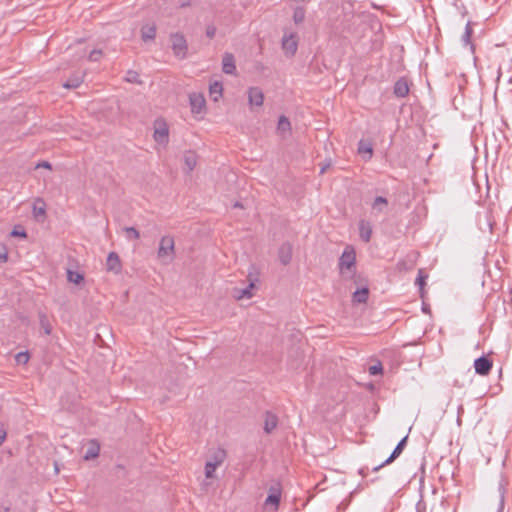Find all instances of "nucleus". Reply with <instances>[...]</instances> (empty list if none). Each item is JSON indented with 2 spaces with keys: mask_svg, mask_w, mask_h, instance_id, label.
<instances>
[{
  "mask_svg": "<svg viewBox=\"0 0 512 512\" xmlns=\"http://www.w3.org/2000/svg\"><path fill=\"white\" fill-rule=\"evenodd\" d=\"M339 273L343 279H353L356 274V252L353 246H346L338 262Z\"/></svg>",
  "mask_w": 512,
  "mask_h": 512,
  "instance_id": "f257e3e1",
  "label": "nucleus"
},
{
  "mask_svg": "<svg viewBox=\"0 0 512 512\" xmlns=\"http://www.w3.org/2000/svg\"><path fill=\"white\" fill-rule=\"evenodd\" d=\"M157 258L164 265L171 264L175 259V241L173 236L165 235L160 239Z\"/></svg>",
  "mask_w": 512,
  "mask_h": 512,
  "instance_id": "f03ea898",
  "label": "nucleus"
},
{
  "mask_svg": "<svg viewBox=\"0 0 512 512\" xmlns=\"http://www.w3.org/2000/svg\"><path fill=\"white\" fill-rule=\"evenodd\" d=\"M172 50L174 55L179 59H184L187 56L188 45L183 34L175 33L171 35Z\"/></svg>",
  "mask_w": 512,
  "mask_h": 512,
  "instance_id": "7ed1b4c3",
  "label": "nucleus"
},
{
  "mask_svg": "<svg viewBox=\"0 0 512 512\" xmlns=\"http://www.w3.org/2000/svg\"><path fill=\"white\" fill-rule=\"evenodd\" d=\"M225 451L224 450H218L214 455L213 459L210 461H207L205 464V476L206 478H213L214 472L217 469L218 466H220L224 459H225Z\"/></svg>",
  "mask_w": 512,
  "mask_h": 512,
  "instance_id": "20e7f679",
  "label": "nucleus"
},
{
  "mask_svg": "<svg viewBox=\"0 0 512 512\" xmlns=\"http://www.w3.org/2000/svg\"><path fill=\"white\" fill-rule=\"evenodd\" d=\"M298 48V41L296 34L285 35L282 40V49L284 53L291 57L293 56Z\"/></svg>",
  "mask_w": 512,
  "mask_h": 512,
  "instance_id": "39448f33",
  "label": "nucleus"
},
{
  "mask_svg": "<svg viewBox=\"0 0 512 512\" xmlns=\"http://www.w3.org/2000/svg\"><path fill=\"white\" fill-rule=\"evenodd\" d=\"M291 130H292L291 122L289 121V119L286 116L281 115L278 119V123L276 126V134L281 139H286L291 135Z\"/></svg>",
  "mask_w": 512,
  "mask_h": 512,
  "instance_id": "423d86ee",
  "label": "nucleus"
},
{
  "mask_svg": "<svg viewBox=\"0 0 512 512\" xmlns=\"http://www.w3.org/2000/svg\"><path fill=\"white\" fill-rule=\"evenodd\" d=\"M407 439H408V436H405L404 438H402L400 440V442L397 444V446L394 448L393 452L391 453V455L383 462L381 463L380 465L378 466H375L372 471L373 472H377L379 469H381L383 466L387 465V464H390L392 463L403 451V449L405 448L406 446V442H407Z\"/></svg>",
  "mask_w": 512,
  "mask_h": 512,
  "instance_id": "0eeeda50",
  "label": "nucleus"
},
{
  "mask_svg": "<svg viewBox=\"0 0 512 512\" xmlns=\"http://www.w3.org/2000/svg\"><path fill=\"white\" fill-rule=\"evenodd\" d=\"M153 137L158 144L166 145L168 143L169 129L165 122H157Z\"/></svg>",
  "mask_w": 512,
  "mask_h": 512,
  "instance_id": "6e6552de",
  "label": "nucleus"
},
{
  "mask_svg": "<svg viewBox=\"0 0 512 512\" xmlns=\"http://www.w3.org/2000/svg\"><path fill=\"white\" fill-rule=\"evenodd\" d=\"M493 363L485 356H481L474 361L475 372L481 376H486L490 373Z\"/></svg>",
  "mask_w": 512,
  "mask_h": 512,
  "instance_id": "1a4fd4ad",
  "label": "nucleus"
},
{
  "mask_svg": "<svg viewBox=\"0 0 512 512\" xmlns=\"http://www.w3.org/2000/svg\"><path fill=\"white\" fill-rule=\"evenodd\" d=\"M248 102L251 106L261 107L264 102L263 91L259 87H250L247 91Z\"/></svg>",
  "mask_w": 512,
  "mask_h": 512,
  "instance_id": "9d476101",
  "label": "nucleus"
},
{
  "mask_svg": "<svg viewBox=\"0 0 512 512\" xmlns=\"http://www.w3.org/2000/svg\"><path fill=\"white\" fill-rule=\"evenodd\" d=\"M106 269L109 272L119 274L122 269L119 255L116 252H110L106 259Z\"/></svg>",
  "mask_w": 512,
  "mask_h": 512,
  "instance_id": "9b49d317",
  "label": "nucleus"
},
{
  "mask_svg": "<svg viewBox=\"0 0 512 512\" xmlns=\"http://www.w3.org/2000/svg\"><path fill=\"white\" fill-rule=\"evenodd\" d=\"M189 102L192 113H201L205 108V98L200 93H191L189 95Z\"/></svg>",
  "mask_w": 512,
  "mask_h": 512,
  "instance_id": "f8f14e48",
  "label": "nucleus"
},
{
  "mask_svg": "<svg viewBox=\"0 0 512 512\" xmlns=\"http://www.w3.org/2000/svg\"><path fill=\"white\" fill-rule=\"evenodd\" d=\"M222 70L225 74L234 75L236 72L235 58L231 53H225L222 59Z\"/></svg>",
  "mask_w": 512,
  "mask_h": 512,
  "instance_id": "ddd939ff",
  "label": "nucleus"
},
{
  "mask_svg": "<svg viewBox=\"0 0 512 512\" xmlns=\"http://www.w3.org/2000/svg\"><path fill=\"white\" fill-rule=\"evenodd\" d=\"M393 93L398 98L406 97L409 93L408 81L403 77L399 78L394 85Z\"/></svg>",
  "mask_w": 512,
  "mask_h": 512,
  "instance_id": "4468645a",
  "label": "nucleus"
},
{
  "mask_svg": "<svg viewBox=\"0 0 512 512\" xmlns=\"http://www.w3.org/2000/svg\"><path fill=\"white\" fill-rule=\"evenodd\" d=\"M278 256L283 265L289 264L292 259V245L288 242L283 243L279 248Z\"/></svg>",
  "mask_w": 512,
  "mask_h": 512,
  "instance_id": "2eb2a0df",
  "label": "nucleus"
},
{
  "mask_svg": "<svg viewBox=\"0 0 512 512\" xmlns=\"http://www.w3.org/2000/svg\"><path fill=\"white\" fill-rule=\"evenodd\" d=\"M269 492L270 493L265 500V505H272L277 508L281 498V489L279 486H271Z\"/></svg>",
  "mask_w": 512,
  "mask_h": 512,
  "instance_id": "dca6fc26",
  "label": "nucleus"
},
{
  "mask_svg": "<svg viewBox=\"0 0 512 512\" xmlns=\"http://www.w3.org/2000/svg\"><path fill=\"white\" fill-rule=\"evenodd\" d=\"M184 170L186 173H190L194 170L197 165V155L195 152L187 151L183 156Z\"/></svg>",
  "mask_w": 512,
  "mask_h": 512,
  "instance_id": "f3484780",
  "label": "nucleus"
},
{
  "mask_svg": "<svg viewBox=\"0 0 512 512\" xmlns=\"http://www.w3.org/2000/svg\"><path fill=\"white\" fill-rule=\"evenodd\" d=\"M359 235L364 242H369L372 236V226L366 220L359 221Z\"/></svg>",
  "mask_w": 512,
  "mask_h": 512,
  "instance_id": "a211bd4d",
  "label": "nucleus"
},
{
  "mask_svg": "<svg viewBox=\"0 0 512 512\" xmlns=\"http://www.w3.org/2000/svg\"><path fill=\"white\" fill-rule=\"evenodd\" d=\"M84 80L83 72H76L72 74L66 82L63 83V87L67 89L78 88Z\"/></svg>",
  "mask_w": 512,
  "mask_h": 512,
  "instance_id": "6ab92c4d",
  "label": "nucleus"
},
{
  "mask_svg": "<svg viewBox=\"0 0 512 512\" xmlns=\"http://www.w3.org/2000/svg\"><path fill=\"white\" fill-rule=\"evenodd\" d=\"M278 424V418L276 415L272 414L271 412H266L265 414V421H264V431L269 434L271 433Z\"/></svg>",
  "mask_w": 512,
  "mask_h": 512,
  "instance_id": "aec40b11",
  "label": "nucleus"
},
{
  "mask_svg": "<svg viewBox=\"0 0 512 512\" xmlns=\"http://www.w3.org/2000/svg\"><path fill=\"white\" fill-rule=\"evenodd\" d=\"M99 452H100L99 444L96 441L92 440L89 443V447L87 448V450L84 454V459L85 460L94 459V458L98 457Z\"/></svg>",
  "mask_w": 512,
  "mask_h": 512,
  "instance_id": "412c9836",
  "label": "nucleus"
},
{
  "mask_svg": "<svg viewBox=\"0 0 512 512\" xmlns=\"http://www.w3.org/2000/svg\"><path fill=\"white\" fill-rule=\"evenodd\" d=\"M358 153L367 161L370 160L373 154L372 146L369 143L361 140L358 145Z\"/></svg>",
  "mask_w": 512,
  "mask_h": 512,
  "instance_id": "4be33fe9",
  "label": "nucleus"
},
{
  "mask_svg": "<svg viewBox=\"0 0 512 512\" xmlns=\"http://www.w3.org/2000/svg\"><path fill=\"white\" fill-rule=\"evenodd\" d=\"M369 290L367 287L356 290L353 293L352 300L354 303H366L368 300Z\"/></svg>",
  "mask_w": 512,
  "mask_h": 512,
  "instance_id": "5701e85b",
  "label": "nucleus"
},
{
  "mask_svg": "<svg viewBox=\"0 0 512 512\" xmlns=\"http://www.w3.org/2000/svg\"><path fill=\"white\" fill-rule=\"evenodd\" d=\"M222 92H223V86L220 82L215 81L210 84L209 93L214 101H217L222 96Z\"/></svg>",
  "mask_w": 512,
  "mask_h": 512,
  "instance_id": "b1692460",
  "label": "nucleus"
},
{
  "mask_svg": "<svg viewBox=\"0 0 512 512\" xmlns=\"http://www.w3.org/2000/svg\"><path fill=\"white\" fill-rule=\"evenodd\" d=\"M473 34V29H472V26H471V22H467L466 26H465V31L461 37V41L463 43L464 46H468L470 45L471 48H473V45L471 43V36Z\"/></svg>",
  "mask_w": 512,
  "mask_h": 512,
  "instance_id": "393cba45",
  "label": "nucleus"
},
{
  "mask_svg": "<svg viewBox=\"0 0 512 512\" xmlns=\"http://www.w3.org/2000/svg\"><path fill=\"white\" fill-rule=\"evenodd\" d=\"M142 39L144 41L153 40L156 36L155 26H144L141 31Z\"/></svg>",
  "mask_w": 512,
  "mask_h": 512,
  "instance_id": "a878e982",
  "label": "nucleus"
},
{
  "mask_svg": "<svg viewBox=\"0 0 512 512\" xmlns=\"http://www.w3.org/2000/svg\"><path fill=\"white\" fill-rule=\"evenodd\" d=\"M387 205H388L387 199L382 196H378L374 199V201L372 203V208L378 212H383L385 210V208L387 207Z\"/></svg>",
  "mask_w": 512,
  "mask_h": 512,
  "instance_id": "bb28decb",
  "label": "nucleus"
},
{
  "mask_svg": "<svg viewBox=\"0 0 512 512\" xmlns=\"http://www.w3.org/2000/svg\"><path fill=\"white\" fill-rule=\"evenodd\" d=\"M45 213H46L45 203L40 199L36 200V202L34 203V206H33L34 216L35 217L44 216Z\"/></svg>",
  "mask_w": 512,
  "mask_h": 512,
  "instance_id": "cd10ccee",
  "label": "nucleus"
},
{
  "mask_svg": "<svg viewBox=\"0 0 512 512\" xmlns=\"http://www.w3.org/2000/svg\"><path fill=\"white\" fill-rule=\"evenodd\" d=\"M254 288V283L253 282H250L249 286L244 288V289H241V290H237V295L236 297L238 299H243V298H251L252 297V289Z\"/></svg>",
  "mask_w": 512,
  "mask_h": 512,
  "instance_id": "c85d7f7f",
  "label": "nucleus"
},
{
  "mask_svg": "<svg viewBox=\"0 0 512 512\" xmlns=\"http://www.w3.org/2000/svg\"><path fill=\"white\" fill-rule=\"evenodd\" d=\"M67 279L71 283L79 284V283H81L83 281L84 276H83V274H81L79 272L68 270V272H67Z\"/></svg>",
  "mask_w": 512,
  "mask_h": 512,
  "instance_id": "c756f323",
  "label": "nucleus"
},
{
  "mask_svg": "<svg viewBox=\"0 0 512 512\" xmlns=\"http://www.w3.org/2000/svg\"><path fill=\"white\" fill-rule=\"evenodd\" d=\"M124 232L128 240H138L140 238L139 231L134 227H125Z\"/></svg>",
  "mask_w": 512,
  "mask_h": 512,
  "instance_id": "7c9ffc66",
  "label": "nucleus"
},
{
  "mask_svg": "<svg viewBox=\"0 0 512 512\" xmlns=\"http://www.w3.org/2000/svg\"><path fill=\"white\" fill-rule=\"evenodd\" d=\"M305 19V10L303 8H296L293 13V20L299 24Z\"/></svg>",
  "mask_w": 512,
  "mask_h": 512,
  "instance_id": "2f4dec72",
  "label": "nucleus"
},
{
  "mask_svg": "<svg viewBox=\"0 0 512 512\" xmlns=\"http://www.w3.org/2000/svg\"><path fill=\"white\" fill-rule=\"evenodd\" d=\"M125 80L129 83H141V81L139 79V74L132 70H129L126 73Z\"/></svg>",
  "mask_w": 512,
  "mask_h": 512,
  "instance_id": "473e14b6",
  "label": "nucleus"
},
{
  "mask_svg": "<svg viewBox=\"0 0 512 512\" xmlns=\"http://www.w3.org/2000/svg\"><path fill=\"white\" fill-rule=\"evenodd\" d=\"M15 360L18 364H26L29 361L28 352H19L15 356Z\"/></svg>",
  "mask_w": 512,
  "mask_h": 512,
  "instance_id": "72a5a7b5",
  "label": "nucleus"
},
{
  "mask_svg": "<svg viewBox=\"0 0 512 512\" xmlns=\"http://www.w3.org/2000/svg\"><path fill=\"white\" fill-rule=\"evenodd\" d=\"M426 278H427V276L423 275L422 271H419V274H418V277L416 278L415 283H416V285L419 286V289L421 291V295H423L422 290H423V286L425 284V279Z\"/></svg>",
  "mask_w": 512,
  "mask_h": 512,
  "instance_id": "f704fd0d",
  "label": "nucleus"
},
{
  "mask_svg": "<svg viewBox=\"0 0 512 512\" xmlns=\"http://www.w3.org/2000/svg\"><path fill=\"white\" fill-rule=\"evenodd\" d=\"M382 365L381 363H377L375 365H372L369 367V373L370 375H378V374H381L382 373Z\"/></svg>",
  "mask_w": 512,
  "mask_h": 512,
  "instance_id": "c9c22d12",
  "label": "nucleus"
},
{
  "mask_svg": "<svg viewBox=\"0 0 512 512\" xmlns=\"http://www.w3.org/2000/svg\"><path fill=\"white\" fill-rule=\"evenodd\" d=\"M101 56H102L101 50H93L89 54V60L90 61H98Z\"/></svg>",
  "mask_w": 512,
  "mask_h": 512,
  "instance_id": "e433bc0d",
  "label": "nucleus"
},
{
  "mask_svg": "<svg viewBox=\"0 0 512 512\" xmlns=\"http://www.w3.org/2000/svg\"><path fill=\"white\" fill-rule=\"evenodd\" d=\"M41 325L44 329L45 334L49 335L51 333V327L49 323L45 320V317L41 318Z\"/></svg>",
  "mask_w": 512,
  "mask_h": 512,
  "instance_id": "4c0bfd02",
  "label": "nucleus"
},
{
  "mask_svg": "<svg viewBox=\"0 0 512 512\" xmlns=\"http://www.w3.org/2000/svg\"><path fill=\"white\" fill-rule=\"evenodd\" d=\"M11 236L25 238L27 236V234H26V232L24 230H19V229L15 228V229L12 230Z\"/></svg>",
  "mask_w": 512,
  "mask_h": 512,
  "instance_id": "58836bf2",
  "label": "nucleus"
},
{
  "mask_svg": "<svg viewBox=\"0 0 512 512\" xmlns=\"http://www.w3.org/2000/svg\"><path fill=\"white\" fill-rule=\"evenodd\" d=\"M8 260V253L5 247L0 249V264L5 263Z\"/></svg>",
  "mask_w": 512,
  "mask_h": 512,
  "instance_id": "ea45409f",
  "label": "nucleus"
},
{
  "mask_svg": "<svg viewBox=\"0 0 512 512\" xmlns=\"http://www.w3.org/2000/svg\"><path fill=\"white\" fill-rule=\"evenodd\" d=\"M504 503H505V497H504V492L501 490L500 492V500H499V505H498V512H502L503 509H504Z\"/></svg>",
  "mask_w": 512,
  "mask_h": 512,
  "instance_id": "a19ab883",
  "label": "nucleus"
},
{
  "mask_svg": "<svg viewBox=\"0 0 512 512\" xmlns=\"http://www.w3.org/2000/svg\"><path fill=\"white\" fill-rule=\"evenodd\" d=\"M216 34V28L214 26H208L206 29V35L209 38H213Z\"/></svg>",
  "mask_w": 512,
  "mask_h": 512,
  "instance_id": "79ce46f5",
  "label": "nucleus"
},
{
  "mask_svg": "<svg viewBox=\"0 0 512 512\" xmlns=\"http://www.w3.org/2000/svg\"><path fill=\"white\" fill-rule=\"evenodd\" d=\"M35 168H36V169H38V168L51 169V168H52V166H51V164H50L48 161H42V162H39V163L36 165V167H35Z\"/></svg>",
  "mask_w": 512,
  "mask_h": 512,
  "instance_id": "37998d69",
  "label": "nucleus"
},
{
  "mask_svg": "<svg viewBox=\"0 0 512 512\" xmlns=\"http://www.w3.org/2000/svg\"><path fill=\"white\" fill-rule=\"evenodd\" d=\"M7 433L3 427H0V446L4 443Z\"/></svg>",
  "mask_w": 512,
  "mask_h": 512,
  "instance_id": "c03bdc74",
  "label": "nucleus"
},
{
  "mask_svg": "<svg viewBox=\"0 0 512 512\" xmlns=\"http://www.w3.org/2000/svg\"><path fill=\"white\" fill-rule=\"evenodd\" d=\"M366 471H367V468H365V467H364V468H361V469L359 470V474H360V475H362V476H366Z\"/></svg>",
  "mask_w": 512,
  "mask_h": 512,
  "instance_id": "a18cd8bd",
  "label": "nucleus"
},
{
  "mask_svg": "<svg viewBox=\"0 0 512 512\" xmlns=\"http://www.w3.org/2000/svg\"><path fill=\"white\" fill-rule=\"evenodd\" d=\"M234 207L242 208L243 206H242V204L240 202L237 201V202L234 203Z\"/></svg>",
  "mask_w": 512,
  "mask_h": 512,
  "instance_id": "49530a36",
  "label": "nucleus"
},
{
  "mask_svg": "<svg viewBox=\"0 0 512 512\" xmlns=\"http://www.w3.org/2000/svg\"><path fill=\"white\" fill-rule=\"evenodd\" d=\"M328 166H329V165L323 166V167L321 168V170H320V173H321V174H323V173L326 171V169H327V167H328Z\"/></svg>",
  "mask_w": 512,
  "mask_h": 512,
  "instance_id": "de8ad7c7",
  "label": "nucleus"
}]
</instances>
